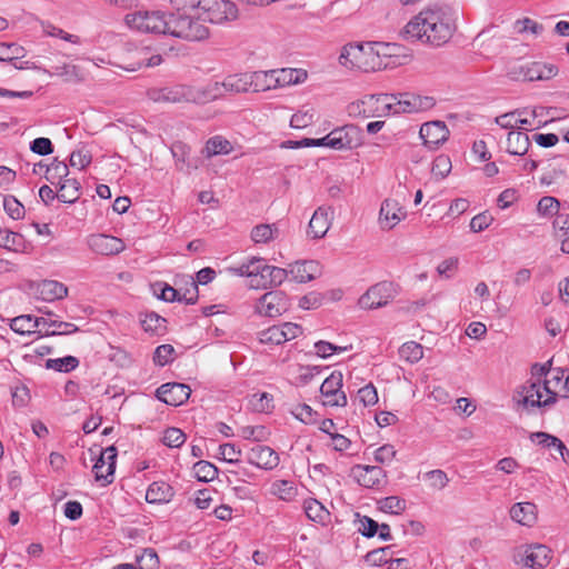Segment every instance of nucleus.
I'll return each instance as SVG.
<instances>
[{"instance_id":"nucleus-41","label":"nucleus","mask_w":569,"mask_h":569,"mask_svg":"<svg viewBox=\"0 0 569 569\" xmlns=\"http://www.w3.org/2000/svg\"><path fill=\"white\" fill-rule=\"evenodd\" d=\"M303 510L306 516L316 522L323 523L329 517L328 510L317 499L309 498L303 502Z\"/></svg>"},{"instance_id":"nucleus-21","label":"nucleus","mask_w":569,"mask_h":569,"mask_svg":"<svg viewBox=\"0 0 569 569\" xmlns=\"http://www.w3.org/2000/svg\"><path fill=\"white\" fill-rule=\"evenodd\" d=\"M407 212L395 199H386L380 208L379 222L382 229L390 230L405 219Z\"/></svg>"},{"instance_id":"nucleus-19","label":"nucleus","mask_w":569,"mask_h":569,"mask_svg":"<svg viewBox=\"0 0 569 569\" xmlns=\"http://www.w3.org/2000/svg\"><path fill=\"white\" fill-rule=\"evenodd\" d=\"M87 243L93 252L104 256L118 254L124 249L121 239L107 234H92L88 238Z\"/></svg>"},{"instance_id":"nucleus-2","label":"nucleus","mask_w":569,"mask_h":569,"mask_svg":"<svg viewBox=\"0 0 569 569\" xmlns=\"http://www.w3.org/2000/svg\"><path fill=\"white\" fill-rule=\"evenodd\" d=\"M339 62L348 69H358L365 72L381 69L379 52L375 50L372 43L347 44L342 48Z\"/></svg>"},{"instance_id":"nucleus-3","label":"nucleus","mask_w":569,"mask_h":569,"mask_svg":"<svg viewBox=\"0 0 569 569\" xmlns=\"http://www.w3.org/2000/svg\"><path fill=\"white\" fill-rule=\"evenodd\" d=\"M167 34L188 41H201L209 37V29L199 19L168 13Z\"/></svg>"},{"instance_id":"nucleus-7","label":"nucleus","mask_w":569,"mask_h":569,"mask_svg":"<svg viewBox=\"0 0 569 569\" xmlns=\"http://www.w3.org/2000/svg\"><path fill=\"white\" fill-rule=\"evenodd\" d=\"M390 113H415L431 109L436 104L433 97L420 96L416 93H400L398 97L389 94Z\"/></svg>"},{"instance_id":"nucleus-43","label":"nucleus","mask_w":569,"mask_h":569,"mask_svg":"<svg viewBox=\"0 0 569 569\" xmlns=\"http://www.w3.org/2000/svg\"><path fill=\"white\" fill-rule=\"evenodd\" d=\"M69 174L68 166L63 161L54 159L46 170V179L51 184L61 183Z\"/></svg>"},{"instance_id":"nucleus-64","label":"nucleus","mask_w":569,"mask_h":569,"mask_svg":"<svg viewBox=\"0 0 569 569\" xmlns=\"http://www.w3.org/2000/svg\"><path fill=\"white\" fill-rule=\"evenodd\" d=\"M553 228L558 239L569 238V214L560 213L553 220Z\"/></svg>"},{"instance_id":"nucleus-56","label":"nucleus","mask_w":569,"mask_h":569,"mask_svg":"<svg viewBox=\"0 0 569 569\" xmlns=\"http://www.w3.org/2000/svg\"><path fill=\"white\" fill-rule=\"evenodd\" d=\"M527 112V109H516L511 112L503 113L496 117L495 122L503 129L517 128V117H521Z\"/></svg>"},{"instance_id":"nucleus-55","label":"nucleus","mask_w":569,"mask_h":569,"mask_svg":"<svg viewBox=\"0 0 569 569\" xmlns=\"http://www.w3.org/2000/svg\"><path fill=\"white\" fill-rule=\"evenodd\" d=\"M3 209L12 219H21L24 216V207L13 196H6L3 199Z\"/></svg>"},{"instance_id":"nucleus-37","label":"nucleus","mask_w":569,"mask_h":569,"mask_svg":"<svg viewBox=\"0 0 569 569\" xmlns=\"http://www.w3.org/2000/svg\"><path fill=\"white\" fill-rule=\"evenodd\" d=\"M81 184L76 179H64L59 183L57 198L64 203H73L79 199Z\"/></svg>"},{"instance_id":"nucleus-35","label":"nucleus","mask_w":569,"mask_h":569,"mask_svg":"<svg viewBox=\"0 0 569 569\" xmlns=\"http://www.w3.org/2000/svg\"><path fill=\"white\" fill-rule=\"evenodd\" d=\"M530 147L529 137L521 131H510L507 138V151L513 156H523Z\"/></svg>"},{"instance_id":"nucleus-33","label":"nucleus","mask_w":569,"mask_h":569,"mask_svg":"<svg viewBox=\"0 0 569 569\" xmlns=\"http://www.w3.org/2000/svg\"><path fill=\"white\" fill-rule=\"evenodd\" d=\"M251 73L230 74L224 78L222 86L224 87L226 93H239L250 91L251 87Z\"/></svg>"},{"instance_id":"nucleus-49","label":"nucleus","mask_w":569,"mask_h":569,"mask_svg":"<svg viewBox=\"0 0 569 569\" xmlns=\"http://www.w3.org/2000/svg\"><path fill=\"white\" fill-rule=\"evenodd\" d=\"M136 561L138 569H159L158 555L151 548L143 549L140 555H137Z\"/></svg>"},{"instance_id":"nucleus-57","label":"nucleus","mask_w":569,"mask_h":569,"mask_svg":"<svg viewBox=\"0 0 569 569\" xmlns=\"http://www.w3.org/2000/svg\"><path fill=\"white\" fill-rule=\"evenodd\" d=\"M153 291L159 299L166 302H174L179 299V291L168 283H156L153 286Z\"/></svg>"},{"instance_id":"nucleus-58","label":"nucleus","mask_w":569,"mask_h":569,"mask_svg":"<svg viewBox=\"0 0 569 569\" xmlns=\"http://www.w3.org/2000/svg\"><path fill=\"white\" fill-rule=\"evenodd\" d=\"M173 353L174 348L171 345H161L154 350L153 361L156 365L164 367L173 361Z\"/></svg>"},{"instance_id":"nucleus-60","label":"nucleus","mask_w":569,"mask_h":569,"mask_svg":"<svg viewBox=\"0 0 569 569\" xmlns=\"http://www.w3.org/2000/svg\"><path fill=\"white\" fill-rule=\"evenodd\" d=\"M425 476L430 481V487L437 490H442L449 483L447 473L440 469L428 471Z\"/></svg>"},{"instance_id":"nucleus-62","label":"nucleus","mask_w":569,"mask_h":569,"mask_svg":"<svg viewBox=\"0 0 569 569\" xmlns=\"http://www.w3.org/2000/svg\"><path fill=\"white\" fill-rule=\"evenodd\" d=\"M92 160L91 153L88 150L79 149L70 154V166L83 170L90 164Z\"/></svg>"},{"instance_id":"nucleus-8","label":"nucleus","mask_w":569,"mask_h":569,"mask_svg":"<svg viewBox=\"0 0 569 569\" xmlns=\"http://www.w3.org/2000/svg\"><path fill=\"white\" fill-rule=\"evenodd\" d=\"M147 97L157 103H193L192 86L188 84L150 88Z\"/></svg>"},{"instance_id":"nucleus-15","label":"nucleus","mask_w":569,"mask_h":569,"mask_svg":"<svg viewBox=\"0 0 569 569\" xmlns=\"http://www.w3.org/2000/svg\"><path fill=\"white\" fill-rule=\"evenodd\" d=\"M332 149H353L362 144V130L356 124H346L331 131Z\"/></svg>"},{"instance_id":"nucleus-61","label":"nucleus","mask_w":569,"mask_h":569,"mask_svg":"<svg viewBox=\"0 0 569 569\" xmlns=\"http://www.w3.org/2000/svg\"><path fill=\"white\" fill-rule=\"evenodd\" d=\"M358 398L365 407L373 406L378 402V392L372 383H368L358 390Z\"/></svg>"},{"instance_id":"nucleus-9","label":"nucleus","mask_w":569,"mask_h":569,"mask_svg":"<svg viewBox=\"0 0 569 569\" xmlns=\"http://www.w3.org/2000/svg\"><path fill=\"white\" fill-rule=\"evenodd\" d=\"M397 296L392 282L382 281L370 287L359 299L362 309H377L387 306Z\"/></svg>"},{"instance_id":"nucleus-39","label":"nucleus","mask_w":569,"mask_h":569,"mask_svg":"<svg viewBox=\"0 0 569 569\" xmlns=\"http://www.w3.org/2000/svg\"><path fill=\"white\" fill-rule=\"evenodd\" d=\"M259 266H262V259L253 257L238 267L229 268V271L234 276L251 278V282L256 283L259 278Z\"/></svg>"},{"instance_id":"nucleus-52","label":"nucleus","mask_w":569,"mask_h":569,"mask_svg":"<svg viewBox=\"0 0 569 569\" xmlns=\"http://www.w3.org/2000/svg\"><path fill=\"white\" fill-rule=\"evenodd\" d=\"M167 320L159 315L151 312L147 313L141 320V326L144 331L151 333H158L160 330L166 328Z\"/></svg>"},{"instance_id":"nucleus-31","label":"nucleus","mask_w":569,"mask_h":569,"mask_svg":"<svg viewBox=\"0 0 569 569\" xmlns=\"http://www.w3.org/2000/svg\"><path fill=\"white\" fill-rule=\"evenodd\" d=\"M269 492L282 501L291 502L298 495V488L293 481L278 479L271 482Z\"/></svg>"},{"instance_id":"nucleus-24","label":"nucleus","mask_w":569,"mask_h":569,"mask_svg":"<svg viewBox=\"0 0 569 569\" xmlns=\"http://www.w3.org/2000/svg\"><path fill=\"white\" fill-rule=\"evenodd\" d=\"M330 208L319 207L312 214L309 226L308 236L312 239L323 238L330 228L329 218Z\"/></svg>"},{"instance_id":"nucleus-50","label":"nucleus","mask_w":569,"mask_h":569,"mask_svg":"<svg viewBox=\"0 0 569 569\" xmlns=\"http://www.w3.org/2000/svg\"><path fill=\"white\" fill-rule=\"evenodd\" d=\"M379 508L383 512L400 515L406 509V501L397 496H390L379 501Z\"/></svg>"},{"instance_id":"nucleus-51","label":"nucleus","mask_w":569,"mask_h":569,"mask_svg":"<svg viewBox=\"0 0 569 569\" xmlns=\"http://www.w3.org/2000/svg\"><path fill=\"white\" fill-rule=\"evenodd\" d=\"M259 341L261 343L280 345L284 342V336L281 325L272 326L259 332Z\"/></svg>"},{"instance_id":"nucleus-14","label":"nucleus","mask_w":569,"mask_h":569,"mask_svg":"<svg viewBox=\"0 0 569 569\" xmlns=\"http://www.w3.org/2000/svg\"><path fill=\"white\" fill-rule=\"evenodd\" d=\"M190 395V387L179 382L163 383L156 391V397L160 401L173 407L183 405L189 399Z\"/></svg>"},{"instance_id":"nucleus-47","label":"nucleus","mask_w":569,"mask_h":569,"mask_svg":"<svg viewBox=\"0 0 569 569\" xmlns=\"http://www.w3.org/2000/svg\"><path fill=\"white\" fill-rule=\"evenodd\" d=\"M278 233L274 224H258L251 231V239L256 243H267Z\"/></svg>"},{"instance_id":"nucleus-45","label":"nucleus","mask_w":569,"mask_h":569,"mask_svg":"<svg viewBox=\"0 0 569 569\" xmlns=\"http://www.w3.org/2000/svg\"><path fill=\"white\" fill-rule=\"evenodd\" d=\"M79 366L78 358L73 356H66L63 358L48 359L46 361V368L52 369L58 372H70Z\"/></svg>"},{"instance_id":"nucleus-12","label":"nucleus","mask_w":569,"mask_h":569,"mask_svg":"<svg viewBox=\"0 0 569 569\" xmlns=\"http://www.w3.org/2000/svg\"><path fill=\"white\" fill-rule=\"evenodd\" d=\"M289 308L288 298L282 291H269L260 297L256 305V311L260 316L274 318L281 316Z\"/></svg>"},{"instance_id":"nucleus-1","label":"nucleus","mask_w":569,"mask_h":569,"mask_svg":"<svg viewBox=\"0 0 569 569\" xmlns=\"http://www.w3.org/2000/svg\"><path fill=\"white\" fill-rule=\"evenodd\" d=\"M456 30L455 11L447 4L428 6L402 29L401 37L435 47L447 43Z\"/></svg>"},{"instance_id":"nucleus-32","label":"nucleus","mask_w":569,"mask_h":569,"mask_svg":"<svg viewBox=\"0 0 569 569\" xmlns=\"http://www.w3.org/2000/svg\"><path fill=\"white\" fill-rule=\"evenodd\" d=\"M38 291L41 298L47 301L59 300L68 295V288L56 280H43L39 284Z\"/></svg>"},{"instance_id":"nucleus-20","label":"nucleus","mask_w":569,"mask_h":569,"mask_svg":"<svg viewBox=\"0 0 569 569\" xmlns=\"http://www.w3.org/2000/svg\"><path fill=\"white\" fill-rule=\"evenodd\" d=\"M288 277H290L289 269H283L274 266H269L262 259V266H259V279L256 283H251L252 288L258 287H277L280 286Z\"/></svg>"},{"instance_id":"nucleus-38","label":"nucleus","mask_w":569,"mask_h":569,"mask_svg":"<svg viewBox=\"0 0 569 569\" xmlns=\"http://www.w3.org/2000/svg\"><path fill=\"white\" fill-rule=\"evenodd\" d=\"M558 69L553 64H547L543 62H532L526 72V78L530 81L535 80H548L555 77Z\"/></svg>"},{"instance_id":"nucleus-10","label":"nucleus","mask_w":569,"mask_h":569,"mask_svg":"<svg viewBox=\"0 0 569 569\" xmlns=\"http://www.w3.org/2000/svg\"><path fill=\"white\" fill-rule=\"evenodd\" d=\"M342 372L338 370L325 379L320 386L325 406L345 407L347 405V396L342 391Z\"/></svg>"},{"instance_id":"nucleus-5","label":"nucleus","mask_w":569,"mask_h":569,"mask_svg":"<svg viewBox=\"0 0 569 569\" xmlns=\"http://www.w3.org/2000/svg\"><path fill=\"white\" fill-rule=\"evenodd\" d=\"M168 14L160 11H137L126 16L127 24L137 31L167 34Z\"/></svg>"},{"instance_id":"nucleus-28","label":"nucleus","mask_w":569,"mask_h":569,"mask_svg":"<svg viewBox=\"0 0 569 569\" xmlns=\"http://www.w3.org/2000/svg\"><path fill=\"white\" fill-rule=\"evenodd\" d=\"M510 517L522 526H531L537 520V506L532 502H518L510 509Z\"/></svg>"},{"instance_id":"nucleus-22","label":"nucleus","mask_w":569,"mask_h":569,"mask_svg":"<svg viewBox=\"0 0 569 569\" xmlns=\"http://www.w3.org/2000/svg\"><path fill=\"white\" fill-rule=\"evenodd\" d=\"M289 273L296 282L305 283L321 274V266L316 260L297 261L289 266Z\"/></svg>"},{"instance_id":"nucleus-44","label":"nucleus","mask_w":569,"mask_h":569,"mask_svg":"<svg viewBox=\"0 0 569 569\" xmlns=\"http://www.w3.org/2000/svg\"><path fill=\"white\" fill-rule=\"evenodd\" d=\"M194 477L202 482H209L217 478L218 468L206 460H200L193 465Z\"/></svg>"},{"instance_id":"nucleus-25","label":"nucleus","mask_w":569,"mask_h":569,"mask_svg":"<svg viewBox=\"0 0 569 569\" xmlns=\"http://www.w3.org/2000/svg\"><path fill=\"white\" fill-rule=\"evenodd\" d=\"M226 94L222 81L209 82L202 87H192L193 103H208L210 101L222 98Z\"/></svg>"},{"instance_id":"nucleus-13","label":"nucleus","mask_w":569,"mask_h":569,"mask_svg":"<svg viewBox=\"0 0 569 569\" xmlns=\"http://www.w3.org/2000/svg\"><path fill=\"white\" fill-rule=\"evenodd\" d=\"M350 476L365 488H379L386 480L387 473L379 466L356 465Z\"/></svg>"},{"instance_id":"nucleus-59","label":"nucleus","mask_w":569,"mask_h":569,"mask_svg":"<svg viewBox=\"0 0 569 569\" xmlns=\"http://www.w3.org/2000/svg\"><path fill=\"white\" fill-rule=\"evenodd\" d=\"M22 236L12 231H0V247L17 251L22 244Z\"/></svg>"},{"instance_id":"nucleus-4","label":"nucleus","mask_w":569,"mask_h":569,"mask_svg":"<svg viewBox=\"0 0 569 569\" xmlns=\"http://www.w3.org/2000/svg\"><path fill=\"white\" fill-rule=\"evenodd\" d=\"M389 94H368L348 104L347 111L353 118L385 117L390 114Z\"/></svg>"},{"instance_id":"nucleus-40","label":"nucleus","mask_w":569,"mask_h":569,"mask_svg":"<svg viewBox=\"0 0 569 569\" xmlns=\"http://www.w3.org/2000/svg\"><path fill=\"white\" fill-rule=\"evenodd\" d=\"M231 151V142L221 136H214L210 138L204 147V153L207 158H211L218 154H229Z\"/></svg>"},{"instance_id":"nucleus-26","label":"nucleus","mask_w":569,"mask_h":569,"mask_svg":"<svg viewBox=\"0 0 569 569\" xmlns=\"http://www.w3.org/2000/svg\"><path fill=\"white\" fill-rule=\"evenodd\" d=\"M529 439L542 448L555 449L559 452L563 461L568 460L569 450L558 437L543 431H537L530 433Z\"/></svg>"},{"instance_id":"nucleus-11","label":"nucleus","mask_w":569,"mask_h":569,"mask_svg":"<svg viewBox=\"0 0 569 569\" xmlns=\"http://www.w3.org/2000/svg\"><path fill=\"white\" fill-rule=\"evenodd\" d=\"M116 461L117 448L114 446L101 450L92 468L96 481L101 482L102 486L112 483L114 479Z\"/></svg>"},{"instance_id":"nucleus-29","label":"nucleus","mask_w":569,"mask_h":569,"mask_svg":"<svg viewBox=\"0 0 569 569\" xmlns=\"http://www.w3.org/2000/svg\"><path fill=\"white\" fill-rule=\"evenodd\" d=\"M173 497V489L170 485L163 481L152 482L146 492V500L149 503H164L169 502Z\"/></svg>"},{"instance_id":"nucleus-6","label":"nucleus","mask_w":569,"mask_h":569,"mask_svg":"<svg viewBox=\"0 0 569 569\" xmlns=\"http://www.w3.org/2000/svg\"><path fill=\"white\" fill-rule=\"evenodd\" d=\"M542 382L528 380L525 385L518 387L513 393V401L517 407L530 408H549L555 405L553 397L542 399Z\"/></svg>"},{"instance_id":"nucleus-54","label":"nucleus","mask_w":569,"mask_h":569,"mask_svg":"<svg viewBox=\"0 0 569 569\" xmlns=\"http://www.w3.org/2000/svg\"><path fill=\"white\" fill-rule=\"evenodd\" d=\"M451 171L450 158L446 154H439L435 158L431 167V172L435 177L443 179Z\"/></svg>"},{"instance_id":"nucleus-36","label":"nucleus","mask_w":569,"mask_h":569,"mask_svg":"<svg viewBox=\"0 0 569 569\" xmlns=\"http://www.w3.org/2000/svg\"><path fill=\"white\" fill-rule=\"evenodd\" d=\"M46 327L42 329L43 336L71 335L79 331V328L71 323L56 318H44Z\"/></svg>"},{"instance_id":"nucleus-53","label":"nucleus","mask_w":569,"mask_h":569,"mask_svg":"<svg viewBox=\"0 0 569 569\" xmlns=\"http://www.w3.org/2000/svg\"><path fill=\"white\" fill-rule=\"evenodd\" d=\"M42 30L49 37L60 38L73 44H80L81 42L80 37L68 33L61 28H58L51 23H42Z\"/></svg>"},{"instance_id":"nucleus-48","label":"nucleus","mask_w":569,"mask_h":569,"mask_svg":"<svg viewBox=\"0 0 569 569\" xmlns=\"http://www.w3.org/2000/svg\"><path fill=\"white\" fill-rule=\"evenodd\" d=\"M186 433L176 427H169L164 430L162 442L169 448H180L186 442Z\"/></svg>"},{"instance_id":"nucleus-46","label":"nucleus","mask_w":569,"mask_h":569,"mask_svg":"<svg viewBox=\"0 0 569 569\" xmlns=\"http://www.w3.org/2000/svg\"><path fill=\"white\" fill-rule=\"evenodd\" d=\"M399 356L410 363H416L423 357L422 346L415 341H408L400 347Z\"/></svg>"},{"instance_id":"nucleus-23","label":"nucleus","mask_w":569,"mask_h":569,"mask_svg":"<svg viewBox=\"0 0 569 569\" xmlns=\"http://www.w3.org/2000/svg\"><path fill=\"white\" fill-rule=\"evenodd\" d=\"M238 17V9L236 4L229 0H219L210 9L203 19L211 23H223L226 21L234 20Z\"/></svg>"},{"instance_id":"nucleus-27","label":"nucleus","mask_w":569,"mask_h":569,"mask_svg":"<svg viewBox=\"0 0 569 569\" xmlns=\"http://www.w3.org/2000/svg\"><path fill=\"white\" fill-rule=\"evenodd\" d=\"M46 327L44 318H33L30 315L16 317L11 320L10 328L17 333L27 335L32 333L39 328V332Z\"/></svg>"},{"instance_id":"nucleus-63","label":"nucleus","mask_w":569,"mask_h":569,"mask_svg":"<svg viewBox=\"0 0 569 569\" xmlns=\"http://www.w3.org/2000/svg\"><path fill=\"white\" fill-rule=\"evenodd\" d=\"M219 452L222 459L228 463H237L242 455L241 450L233 443H223L219 446Z\"/></svg>"},{"instance_id":"nucleus-16","label":"nucleus","mask_w":569,"mask_h":569,"mask_svg":"<svg viewBox=\"0 0 569 569\" xmlns=\"http://www.w3.org/2000/svg\"><path fill=\"white\" fill-rule=\"evenodd\" d=\"M550 549L543 545L528 547L523 552L515 556V561L531 569H541L549 563Z\"/></svg>"},{"instance_id":"nucleus-17","label":"nucleus","mask_w":569,"mask_h":569,"mask_svg":"<svg viewBox=\"0 0 569 569\" xmlns=\"http://www.w3.org/2000/svg\"><path fill=\"white\" fill-rule=\"evenodd\" d=\"M247 461L257 468L272 470L279 465L278 453L268 446L256 445L246 452Z\"/></svg>"},{"instance_id":"nucleus-42","label":"nucleus","mask_w":569,"mask_h":569,"mask_svg":"<svg viewBox=\"0 0 569 569\" xmlns=\"http://www.w3.org/2000/svg\"><path fill=\"white\" fill-rule=\"evenodd\" d=\"M396 553L395 546L390 545L369 551L366 555V560L372 566L388 565Z\"/></svg>"},{"instance_id":"nucleus-18","label":"nucleus","mask_w":569,"mask_h":569,"mask_svg":"<svg viewBox=\"0 0 569 569\" xmlns=\"http://www.w3.org/2000/svg\"><path fill=\"white\" fill-rule=\"evenodd\" d=\"M419 134L423 140V144L433 150L448 139L449 130L445 122L431 121L421 126Z\"/></svg>"},{"instance_id":"nucleus-30","label":"nucleus","mask_w":569,"mask_h":569,"mask_svg":"<svg viewBox=\"0 0 569 569\" xmlns=\"http://www.w3.org/2000/svg\"><path fill=\"white\" fill-rule=\"evenodd\" d=\"M566 376L562 369L557 368L552 369L549 376L541 381L543 391L547 393V397L555 398V403L557 402L558 396L562 392Z\"/></svg>"},{"instance_id":"nucleus-34","label":"nucleus","mask_w":569,"mask_h":569,"mask_svg":"<svg viewBox=\"0 0 569 569\" xmlns=\"http://www.w3.org/2000/svg\"><path fill=\"white\" fill-rule=\"evenodd\" d=\"M276 82L279 83V88L286 86H292L302 83L308 74L303 69L282 68L276 70Z\"/></svg>"}]
</instances>
